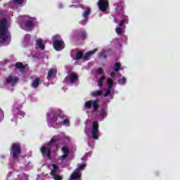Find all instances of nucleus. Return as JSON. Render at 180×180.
<instances>
[{"label":"nucleus","mask_w":180,"mask_h":180,"mask_svg":"<svg viewBox=\"0 0 180 180\" xmlns=\"http://www.w3.org/2000/svg\"><path fill=\"white\" fill-rule=\"evenodd\" d=\"M17 82H18V78L13 76V75H11L6 79V86H13V85H15V84H16Z\"/></svg>","instance_id":"nucleus-12"},{"label":"nucleus","mask_w":180,"mask_h":180,"mask_svg":"<svg viewBox=\"0 0 180 180\" xmlns=\"http://www.w3.org/2000/svg\"><path fill=\"white\" fill-rule=\"evenodd\" d=\"M106 83H107V85H108V88L105 91V93L104 94L105 98H106V96L110 95V91L112 89V86H113V85H115V83L113 82V80L110 78L107 79Z\"/></svg>","instance_id":"nucleus-15"},{"label":"nucleus","mask_w":180,"mask_h":180,"mask_svg":"<svg viewBox=\"0 0 180 180\" xmlns=\"http://www.w3.org/2000/svg\"><path fill=\"white\" fill-rule=\"evenodd\" d=\"M15 4H18V5H22L25 2V0H13Z\"/></svg>","instance_id":"nucleus-31"},{"label":"nucleus","mask_w":180,"mask_h":180,"mask_svg":"<svg viewBox=\"0 0 180 180\" xmlns=\"http://www.w3.org/2000/svg\"><path fill=\"white\" fill-rule=\"evenodd\" d=\"M11 174V173H8L7 179H9V174Z\"/></svg>","instance_id":"nucleus-39"},{"label":"nucleus","mask_w":180,"mask_h":180,"mask_svg":"<svg viewBox=\"0 0 180 180\" xmlns=\"http://www.w3.org/2000/svg\"><path fill=\"white\" fill-rule=\"evenodd\" d=\"M11 153L13 154V158H18V155L20 154V146H19V144H12Z\"/></svg>","instance_id":"nucleus-11"},{"label":"nucleus","mask_w":180,"mask_h":180,"mask_svg":"<svg viewBox=\"0 0 180 180\" xmlns=\"http://www.w3.org/2000/svg\"><path fill=\"white\" fill-rule=\"evenodd\" d=\"M103 81H105V76H101V78L98 79V86L100 87L102 86Z\"/></svg>","instance_id":"nucleus-26"},{"label":"nucleus","mask_w":180,"mask_h":180,"mask_svg":"<svg viewBox=\"0 0 180 180\" xmlns=\"http://www.w3.org/2000/svg\"><path fill=\"white\" fill-rule=\"evenodd\" d=\"M26 38H25V41H24V43H27V41H29L30 40V36L29 35H26Z\"/></svg>","instance_id":"nucleus-33"},{"label":"nucleus","mask_w":180,"mask_h":180,"mask_svg":"<svg viewBox=\"0 0 180 180\" xmlns=\"http://www.w3.org/2000/svg\"><path fill=\"white\" fill-rule=\"evenodd\" d=\"M118 83L120 84V85H123L124 84H126V77H123L122 79H120L118 81Z\"/></svg>","instance_id":"nucleus-30"},{"label":"nucleus","mask_w":180,"mask_h":180,"mask_svg":"<svg viewBox=\"0 0 180 180\" xmlns=\"http://www.w3.org/2000/svg\"><path fill=\"white\" fill-rule=\"evenodd\" d=\"M115 32L117 34H123V33H124V29L122 27H117L115 29Z\"/></svg>","instance_id":"nucleus-25"},{"label":"nucleus","mask_w":180,"mask_h":180,"mask_svg":"<svg viewBox=\"0 0 180 180\" xmlns=\"http://www.w3.org/2000/svg\"><path fill=\"white\" fill-rule=\"evenodd\" d=\"M9 25H11V20H0V43L9 44V34L7 30Z\"/></svg>","instance_id":"nucleus-1"},{"label":"nucleus","mask_w":180,"mask_h":180,"mask_svg":"<svg viewBox=\"0 0 180 180\" xmlns=\"http://www.w3.org/2000/svg\"><path fill=\"white\" fill-rule=\"evenodd\" d=\"M37 46L41 49V50H44L45 46L44 44L43 43V40L39 38L37 41H36Z\"/></svg>","instance_id":"nucleus-19"},{"label":"nucleus","mask_w":180,"mask_h":180,"mask_svg":"<svg viewBox=\"0 0 180 180\" xmlns=\"http://www.w3.org/2000/svg\"><path fill=\"white\" fill-rule=\"evenodd\" d=\"M53 46L57 51H61L64 49V41L61 40V37L60 35H56L53 37Z\"/></svg>","instance_id":"nucleus-4"},{"label":"nucleus","mask_w":180,"mask_h":180,"mask_svg":"<svg viewBox=\"0 0 180 180\" xmlns=\"http://www.w3.org/2000/svg\"><path fill=\"white\" fill-rule=\"evenodd\" d=\"M49 168H50V169H52V170L51 172V175H52L53 176V179L63 180V176H61L58 174H54L56 172V171H57L58 169V166L57 165H51L49 166Z\"/></svg>","instance_id":"nucleus-8"},{"label":"nucleus","mask_w":180,"mask_h":180,"mask_svg":"<svg viewBox=\"0 0 180 180\" xmlns=\"http://www.w3.org/2000/svg\"><path fill=\"white\" fill-rule=\"evenodd\" d=\"M103 91L101 90H98L95 91H92L91 93V96H101L102 95Z\"/></svg>","instance_id":"nucleus-22"},{"label":"nucleus","mask_w":180,"mask_h":180,"mask_svg":"<svg viewBox=\"0 0 180 180\" xmlns=\"http://www.w3.org/2000/svg\"><path fill=\"white\" fill-rule=\"evenodd\" d=\"M15 68H25V65H23L22 63H17L15 64Z\"/></svg>","instance_id":"nucleus-28"},{"label":"nucleus","mask_w":180,"mask_h":180,"mask_svg":"<svg viewBox=\"0 0 180 180\" xmlns=\"http://www.w3.org/2000/svg\"><path fill=\"white\" fill-rule=\"evenodd\" d=\"M54 143H56V139L53 138L52 139H51L49 143L41 148V153L44 155H46L48 158H50V150H51V148L53 147V144H54Z\"/></svg>","instance_id":"nucleus-5"},{"label":"nucleus","mask_w":180,"mask_h":180,"mask_svg":"<svg viewBox=\"0 0 180 180\" xmlns=\"http://www.w3.org/2000/svg\"><path fill=\"white\" fill-rule=\"evenodd\" d=\"M85 109H91V108H94V112L98 109V101H86L84 104Z\"/></svg>","instance_id":"nucleus-14"},{"label":"nucleus","mask_w":180,"mask_h":180,"mask_svg":"<svg viewBox=\"0 0 180 180\" xmlns=\"http://www.w3.org/2000/svg\"><path fill=\"white\" fill-rule=\"evenodd\" d=\"M4 120V111L0 109V122Z\"/></svg>","instance_id":"nucleus-32"},{"label":"nucleus","mask_w":180,"mask_h":180,"mask_svg":"<svg viewBox=\"0 0 180 180\" xmlns=\"http://www.w3.org/2000/svg\"><path fill=\"white\" fill-rule=\"evenodd\" d=\"M126 23V20H122L119 23V26H123Z\"/></svg>","instance_id":"nucleus-34"},{"label":"nucleus","mask_w":180,"mask_h":180,"mask_svg":"<svg viewBox=\"0 0 180 180\" xmlns=\"http://www.w3.org/2000/svg\"><path fill=\"white\" fill-rule=\"evenodd\" d=\"M96 74L97 75H103V70L102 68H98L96 71Z\"/></svg>","instance_id":"nucleus-27"},{"label":"nucleus","mask_w":180,"mask_h":180,"mask_svg":"<svg viewBox=\"0 0 180 180\" xmlns=\"http://www.w3.org/2000/svg\"><path fill=\"white\" fill-rule=\"evenodd\" d=\"M40 85V79L36 78L32 82L31 86L32 88H37Z\"/></svg>","instance_id":"nucleus-20"},{"label":"nucleus","mask_w":180,"mask_h":180,"mask_svg":"<svg viewBox=\"0 0 180 180\" xmlns=\"http://www.w3.org/2000/svg\"><path fill=\"white\" fill-rule=\"evenodd\" d=\"M96 51V49L88 51L87 53H86L84 56L82 55V52H77L76 53V60H79L80 58H82L83 60H86L88 57H90V56H92V54H94V53H95Z\"/></svg>","instance_id":"nucleus-9"},{"label":"nucleus","mask_w":180,"mask_h":180,"mask_svg":"<svg viewBox=\"0 0 180 180\" xmlns=\"http://www.w3.org/2000/svg\"><path fill=\"white\" fill-rule=\"evenodd\" d=\"M21 115L25 116V112H22Z\"/></svg>","instance_id":"nucleus-38"},{"label":"nucleus","mask_w":180,"mask_h":180,"mask_svg":"<svg viewBox=\"0 0 180 180\" xmlns=\"http://www.w3.org/2000/svg\"><path fill=\"white\" fill-rule=\"evenodd\" d=\"M62 151L63 155L61 156V160H65L67 157H68V154H70V149H68V147L63 146L62 148Z\"/></svg>","instance_id":"nucleus-17"},{"label":"nucleus","mask_w":180,"mask_h":180,"mask_svg":"<svg viewBox=\"0 0 180 180\" xmlns=\"http://www.w3.org/2000/svg\"><path fill=\"white\" fill-rule=\"evenodd\" d=\"M115 75H116V73L115 72H112L110 74L111 77H115Z\"/></svg>","instance_id":"nucleus-37"},{"label":"nucleus","mask_w":180,"mask_h":180,"mask_svg":"<svg viewBox=\"0 0 180 180\" xmlns=\"http://www.w3.org/2000/svg\"><path fill=\"white\" fill-rule=\"evenodd\" d=\"M19 20H22V22H25L24 24L22 25L21 27L24 29V30H27V32H29V30H32L33 29V27L34 26V22H33V18H30L29 16H20L18 18Z\"/></svg>","instance_id":"nucleus-2"},{"label":"nucleus","mask_w":180,"mask_h":180,"mask_svg":"<svg viewBox=\"0 0 180 180\" xmlns=\"http://www.w3.org/2000/svg\"><path fill=\"white\" fill-rule=\"evenodd\" d=\"M78 169H76L75 171V173L72 174L70 175V180H74V179H77L78 178H81V169H84V168H85V167H86V165H78Z\"/></svg>","instance_id":"nucleus-7"},{"label":"nucleus","mask_w":180,"mask_h":180,"mask_svg":"<svg viewBox=\"0 0 180 180\" xmlns=\"http://www.w3.org/2000/svg\"><path fill=\"white\" fill-rule=\"evenodd\" d=\"M57 115V111H55L54 110H51L49 112L46 114V117L48 120V124L49 127H54L55 129H57V125L58 123L57 122V117L56 116Z\"/></svg>","instance_id":"nucleus-3"},{"label":"nucleus","mask_w":180,"mask_h":180,"mask_svg":"<svg viewBox=\"0 0 180 180\" xmlns=\"http://www.w3.org/2000/svg\"><path fill=\"white\" fill-rule=\"evenodd\" d=\"M114 70L117 72L119 70H123V68H122V65L120 63H117L114 65Z\"/></svg>","instance_id":"nucleus-24"},{"label":"nucleus","mask_w":180,"mask_h":180,"mask_svg":"<svg viewBox=\"0 0 180 180\" xmlns=\"http://www.w3.org/2000/svg\"><path fill=\"white\" fill-rule=\"evenodd\" d=\"M82 161H84V160H85V158H82Z\"/></svg>","instance_id":"nucleus-40"},{"label":"nucleus","mask_w":180,"mask_h":180,"mask_svg":"<svg viewBox=\"0 0 180 180\" xmlns=\"http://www.w3.org/2000/svg\"><path fill=\"white\" fill-rule=\"evenodd\" d=\"M89 13H91V10L89 8H86L85 11L83 13V21H82V25H85L86 23V20L88 19V16H89Z\"/></svg>","instance_id":"nucleus-16"},{"label":"nucleus","mask_w":180,"mask_h":180,"mask_svg":"<svg viewBox=\"0 0 180 180\" xmlns=\"http://www.w3.org/2000/svg\"><path fill=\"white\" fill-rule=\"evenodd\" d=\"M85 133H86V130H85Z\"/></svg>","instance_id":"nucleus-41"},{"label":"nucleus","mask_w":180,"mask_h":180,"mask_svg":"<svg viewBox=\"0 0 180 180\" xmlns=\"http://www.w3.org/2000/svg\"><path fill=\"white\" fill-rule=\"evenodd\" d=\"M19 179H10V180H28V177L27 175L25 174V173H22L20 176L18 177Z\"/></svg>","instance_id":"nucleus-23"},{"label":"nucleus","mask_w":180,"mask_h":180,"mask_svg":"<svg viewBox=\"0 0 180 180\" xmlns=\"http://www.w3.org/2000/svg\"><path fill=\"white\" fill-rule=\"evenodd\" d=\"M91 137L94 139V140H98L99 139V124H98V122H93Z\"/></svg>","instance_id":"nucleus-6"},{"label":"nucleus","mask_w":180,"mask_h":180,"mask_svg":"<svg viewBox=\"0 0 180 180\" xmlns=\"http://www.w3.org/2000/svg\"><path fill=\"white\" fill-rule=\"evenodd\" d=\"M63 126H65L66 127H68V126H70V120H64L63 121Z\"/></svg>","instance_id":"nucleus-29"},{"label":"nucleus","mask_w":180,"mask_h":180,"mask_svg":"<svg viewBox=\"0 0 180 180\" xmlns=\"http://www.w3.org/2000/svg\"><path fill=\"white\" fill-rule=\"evenodd\" d=\"M100 57H101V58H106V55L103 54V52H101Z\"/></svg>","instance_id":"nucleus-35"},{"label":"nucleus","mask_w":180,"mask_h":180,"mask_svg":"<svg viewBox=\"0 0 180 180\" xmlns=\"http://www.w3.org/2000/svg\"><path fill=\"white\" fill-rule=\"evenodd\" d=\"M57 74V68H52L48 72L47 79H51Z\"/></svg>","instance_id":"nucleus-18"},{"label":"nucleus","mask_w":180,"mask_h":180,"mask_svg":"<svg viewBox=\"0 0 180 180\" xmlns=\"http://www.w3.org/2000/svg\"><path fill=\"white\" fill-rule=\"evenodd\" d=\"M98 6L102 12H105L106 9H108V6H109V1L107 0H99L98 3Z\"/></svg>","instance_id":"nucleus-13"},{"label":"nucleus","mask_w":180,"mask_h":180,"mask_svg":"<svg viewBox=\"0 0 180 180\" xmlns=\"http://www.w3.org/2000/svg\"><path fill=\"white\" fill-rule=\"evenodd\" d=\"M70 81V84H74L78 81V75L77 73H70L65 78V82H68Z\"/></svg>","instance_id":"nucleus-10"},{"label":"nucleus","mask_w":180,"mask_h":180,"mask_svg":"<svg viewBox=\"0 0 180 180\" xmlns=\"http://www.w3.org/2000/svg\"><path fill=\"white\" fill-rule=\"evenodd\" d=\"M105 117H106V111H105V110H101V111L100 112V114L98 115V119L100 120H103V119H105Z\"/></svg>","instance_id":"nucleus-21"},{"label":"nucleus","mask_w":180,"mask_h":180,"mask_svg":"<svg viewBox=\"0 0 180 180\" xmlns=\"http://www.w3.org/2000/svg\"><path fill=\"white\" fill-rule=\"evenodd\" d=\"M86 37V34L84 32L82 34V39H85Z\"/></svg>","instance_id":"nucleus-36"}]
</instances>
